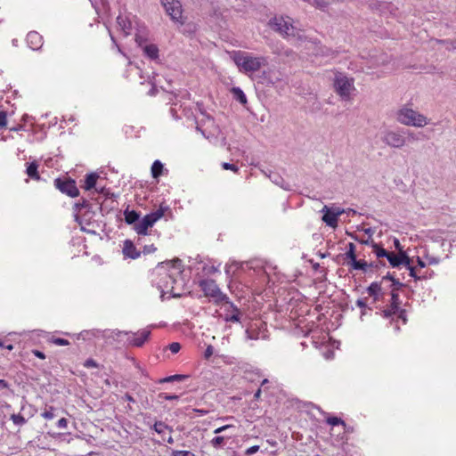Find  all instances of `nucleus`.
<instances>
[{
    "instance_id": "nucleus-1",
    "label": "nucleus",
    "mask_w": 456,
    "mask_h": 456,
    "mask_svg": "<svg viewBox=\"0 0 456 456\" xmlns=\"http://www.w3.org/2000/svg\"><path fill=\"white\" fill-rule=\"evenodd\" d=\"M183 271L182 260L179 258L158 264L156 272L160 276L158 288L161 292V297L164 293H169L172 297H182L181 289L183 287V281L181 275Z\"/></svg>"
},
{
    "instance_id": "nucleus-2",
    "label": "nucleus",
    "mask_w": 456,
    "mask_h": 456,
    "mask_svg": "<svg viewBox=\"0 0 456 456\" xmlns=\"http://www.w3.org/2000/svg\"><path fill=\"white\" fill-rule=\"evenodd\" d=\"M401 303L399 292L391 290L389 303L384 307L376 306L379 310L376 314L386 320H389L390 323H395V331L400 330L399 320L402 321L403 324L407 322V312L401 307Z\"/></svg>"
},
{
    "instance_id": "nucleus-3",
    "label": "nucleus",
    "mask_w": 456,
    "mask_h": 456,
    "mask_svg": "<svg viewBox=\"0 0 456 456\" xmlns=\"http://www.w3.org/2000/svg\"><path fill=\"white\" fill-rule=\"evenodd\" d=\"M232 59L234 63L245 72L257 71L262 66L268 63L267 58L265 56H252L241 51H233Z\"/></svg>"
},
{
    "instance_id": "nucleus-4",
    "label": "nucleus",
    "mask_w": 456,
    "mask_h": 456,
    "mask_svg": "<svg viewBox=\"0 0 456 456\" xmlns=\"http://www.w3.org/2000/svg\"><path fill=\"white\" fill-rule=\"evenodd\" d=\"M396 120L402 125L415 127H423L428 124L426 116L406 106L397 110Z\"/></svg>"
},
{
    "instance_id": "nucleus-5",
    "label": "nucleus",
    "mask_w": 456,
    "mask_h": 456,
    "mask_svg": "<svg viewBox=\"0 0 456 456\" xmlns=\"http://www.w3.org/2000/svg\"><path fill=\"white\" fill-rule=\"evenodd\" d=\"M199 286L203 291L205 297H211L216 305H219L223 302H228L227 295L221 291L214 280H201L199 282Z\"/></svg>"
},
{
    "instance_id": "nucleus-6",
    "label": "nucleus",
    "mask_w": 456,
    "mask_h": 456,
    "mask_svg": "<svg viewBox=\"0 0 456 456\" xmlns=\"http://www.w3.org/2000/svg\"><path fill=\"white\" fill-rule=\"evenodd\" d=\"M167 209V207L163 208L160 206L158 210L145 215L142 220L138 221V223L134 224V230L138 235H147L148 229L152 227L155 223L164 216Z\"/></svg>"
},
{
    "instance_id": "nucleus-7",
    "label": "nucleus",
    "mask_w": 456,
    "mask_h": 456,
    "mask_svg": "<svg viewBox=\"0 0 456 456\" xmlns=\"http://www.w3.org/2000/svg\"><path fill=\"white\" fill-rule=\"evenodd\" d=\"M270 28L281 35L284 38H297L303 40V37L295 32V28L291 23L285 20L282 17H274L269 20Z\"/></svg>"
},
{
    "instance_id": "nucleus-8",
    "label": "nucleus",
    "mask_w": 456,
    "mask_h": 456,
    "mask_svg": "<svg viewBox=\"0 0 456 456\" xmlns=\"http://www.w3.org/2000/svg\"><path fill=\"white\" fill-rule=\"evenodd\" d=\"M381 141L387 146L395 149H401L407 143V139L403 135V129L390 130L382 132Z\"/></svg>"
},
{
    "instance_id": "nucleus-9",
    "label": "nucleus",
    "mask_w": 456,
    "mask_h": 456,
    "mask_svg": "<svg viewBox=\"0 0 456 456\" xmlns=\"http://www.w3.org/2000/svg\"><path fill=\"white\" fill-rule=\"evenodd\" d=\"M334 88L336 93L344 100L350 98V92L354 88L353 79H349L346 76L339 73L334 78Z\"/></svg>"
},
{
    "instance_id": "nucleus-10",
    "label": "nucleus",
    "mask_w": 456,
    "mask_h": 456,
    "mask_svg": "<svg viewBox=\"0 0 456 456\" xmlns=\"http://www.w3.org/2000/svg\"><path fill=\"white\" fill-rule=\"evenodd\" d=\"M53 183L61 193L69 197L76 198L79 195L76 181L70 177H58L54 179Z\"/></svg>"
},
{
    "instance_id": "nucleus-11",
    "label": "nucleus",
    "mask_w": 456,
    "mask_h": 456,
    "mask_svg": "<svg viewBox=\"0 0 456 456\" xmlns=\"http://www.w3.org/2000/svg\"><path fill=\"white\" fill-rule=\"evenodd\" d=\"M92 208V204L86 199H82L78 202L75 203L73 209L76 212V221L79 224H82L83 220H90L94 214Z\"/></svg>"
},
{
    "instance_id": "nucleus-12",
    "label": "nucleus",
    "mask_w": 456,
    "mask_h": 456,
    "mask_svg": "<svg viewBox=\"0 0 456 456\" xmlns=\"http://www.w3.org/2000/svg\"><path fill=\"white\" fill-rule=\"evenodd\" d=\"M258 78V83L265 86H276L282 81V74L276 69H268L264 70Z\"/></svg>"
},
{
    "instance_id": "nucleus-13",
    "label": "nucleus",
    "mask_w": 456,
    "mask_h": 456,
    "mask_svg": "<svg viewBox=\"0 0 456 456\" xmlns=\"http://www.w3.org/2000/svg\"><path fill=\"white\" fill-rule=\"evenodd\" d=\"M323 213L322 221L330 227L335 228L338 226V216L344 213L343 209L339 208H330L324 206L322 209Z\"/></svg>"
},
{
    "instance_id": "nucleus-14",
    "label": "nucleus",
    "mask_w": 456,
    "mask_h": 456,
    "mask_svg": "<svg viewBox=\"0 0 456 456\" xmlns=\"http://www.w3.org/2000/svg\"><path fill=\"white\" fill-rule=\"evenodd\" d=\"M161 4L164 6L167 13L173 20L178 21L182 19L183 8L178 0H160Z\"/></svg>"
},
{
    "instance_id": "nucleus-15",
    "label": "nucleus",
    "mask_w": 456,
    "mask_h": 456,
    "mask_svg": "<svg viewBox=\"0 0 456 456\" xmlns=\"http://www.w3.org/2000/svg\"><path fill=\"white\" fill-rule=\"evenodd\" d=\"M125 335L129 345L141 347L149 338L151 331L149 330H142L138 332H125Z\"/></svg>"
},
{
    "instance_id": "nucleus-16",
    "label": "nucleus",
    "mask_w": 456,
    "mask_h": 456,
    "mask_svg": "<svg viewBox=\"0 0 456 456\" xmlns=\"http://www.w3.org/2000/svg\"><path fill=\"white\" fill-rule=\"evenodd\" d=\"M224 314L222 315L225 322H240L241 313L240 310L228 298V302H224Z\"/></svg>"
},
{
    "instance_id": "nucleus-17",
    "label": "nucleus",
    "mask_w": 456,
    "mask_h": 456,
    "mask_svg": "<svg viewBox=\"0 0 456 456\" xmlns=\"http://www.w3.org/2000/svg\"><path fill=\"white\" fill-rule=\"evenodd\" d=\"M367 293L372 297L373 303L384 300L386 291L382 288V282L373 281L366 289Z\"/></svg>"
},
{
    "instance_id": "nucleus-18",
    "label": "nucleus",
    "mask_w": 456,
    "mask_h": 456,
    "mask_svg": "<svg viewBox=\"0 0 456 456\" xmlns=\"http://www.w3.org/2000/svg\"><path fill=\"white\" fill-rule=\"evenodd\" d=\"M386 258L392 267H398L401 265H409V262H411L409 256L404 251H400L398 255L394 252H389Z\"/></svg>"
},
{
    "instance_id": "nucleus-19",
    "label": "nucleus",
    "mask_w": 456,
    "mask_h": 456,
    "mask_svg": "<svg viewBox=\"0 0 456 456\" xmlns=\"http://www.w3.org/2000/svg\"><path fill=\"white\" fill-rule=\"evenodd\" d=\"M370 7L372 10L379 11L381 15H386L387 13H389L391 15H395V12L397 10L395 7V5L392 4L391 3L379 2V1L371 2L370 4Z\"/></svg>"
},
{
    "instance_id": "nucleus-20",
    "label": "nucleus",
    "mask_w": 456,
    "mask_h": 456,
    "mask_svg": "<svg viewBox=\"0 0 456 456\" xmlns=\"http://www.w3.org/2000/svg\"><path fill=\"white\" fill-rule=\"evenodd\" d=\"M28 47L34 51L39 50L43 45V37L37 31H30L26 38Z\"/></svg>"
},
{
    "instance_id": "nucleus-21",
    "label": "nucleus",
    "mask_w": 456,
    "mask_h": 456,
    "mask_svg": "<svg viewBox=\"0 0 456 456\" xmlns=\"http://www.w3.org/2000/svg\"><path fill=\"white\" fill-rule=\"evenodd\" d=\"M122 252L125 258L136 259L141 256V251L136 248L134 242L130 240L124 241Z\"/></svg>"
},
{
    "instance_id": "nucleus-22",
    "label": "nucleus",
    "mask_w": 456,
    "mask_h": 456,
    "mask_svg": "<svg viewBox=\"0 0 456 456\" xmlns=\"http://www.w3.org/2000/svg\"><path fill=\"white\" fill-rule=\"evenodd\" d=\"M142 51L143 55L151 61H156L159 59V50L158 45L155 44L148 43L147 45H143Z\"/></svg>"
},
{
    "instance_id": "nucleus-23",
    "label": "nucleus",
    "mask_w": 456,
    "mask_h": 456,
    "mask_svg": "<svg viewBox=\"0 0 456 456\" xmlns=\"http://www.w3.org/2000/svg\"><path fill=\"white\" fill-rule=\"evenodd\" d=\"M117 23L125 36H128L131 33L132 23L126 17L119 14L117 17Z\"/></svg>"
},
{
    "instance_id": "nucleus-24",
    "label": "nucleus",
    "mask_w": 456,
    "mask_h": 456,
    "mask_svg": "<svg viewBox=\"0 0 456 456\" xmlns=\"http://www.w3.org/2000/svg\"><path fill=\"white\" fill-rule=\"evenodd\" d=\"M346 265L350 266L353 270H361L364 273H369V263L364 260H357L356 257L347 261Z\"/></svg>"
},
{
    "instance_id": "nucleus-25",
    "label": "nucleus",
    "mask_w": 456,
    "mask_h": 456,
    "mask_svg": "<svg viewBox=\"0 0 456 456\" xmlns=\"http://www.w3.org/2000/svg\"><path fill=\"white\" fill-rule=\"evenodd\" d=\"M38 163L35 160L30 163H27L26 174L33 180L39 181L40 175L38 173Z\"/></svg>"
},
{
    "instance_id": "nucleus-26",
    "label": "nucleus",
    "mask_w": 456,
    "mask_h": 456,
    "mask_svg": "<svg viewBox=\"0 0 456 456\" xmlns=\"http://www.w3.org/2000/svg\"><path fill=\"white\" fill-rule=\"evenodd\" d=\"M362 243L370 245L373 249V253H375L378 258L387 257L389 253L382 246L377 244L374 241L369 242V240H362Z\"/></svg>"
},
{
    "instance_id": "nucleus-27",
    "label": "nucleus",
    "mask_w": 456,
    "mask_h": 456,
    "mask_svg": "<svg viewBox=\"0 0 456 456\" xmlns=\"http://www.w3.org/2000/svg\"><path fill=\"white\" fill-rule=\"evenodd\" d=\"M124 216H125V222L127 224H133L134 226L135 224L138 223L139 218H140V214L137 211L129 210L128 208L124 211Z\"/></svg>"
},
{
    "instance_id": "nucleus-28",
    "label": "nucleus",
    "mask_w": 456,
    "mask_h": 456,
    "mask_svg": "<svg viewBox=\"0 0 456 456\" xmlns=\"http://www.w3.org/2000/svg\"><path fill=\"white\" fill-rule=\"evenodd\" d=\"M99 178V175L97 173H90L86 175L84 189L86 191H90L91 189L96 186L97 180Z\"/></svg>"
},
{
    "instance_id": "nucleus-29",
    "label": "nucleus",
    "mask_w": 456,
    "mask_h": 456,
    "mask_svg": "<svg viewBox=\"0 0 456 456\" xmlns=\"http://www.w3.org/2000/svg\"><path fill=\"white\" fill-rule=\"evenodd\" d=\"M231 93H232V97H233L234 100H236L237 102H239L242 105H246L247 104V102H248L247 96H246V94H244V92L242 91L241 88H240L238 86H233L231 89Z\"/></svg>"
},
{
    "instance_id": "nucleus-30",
    "label": "nucleus",
    "mask_w": 456,
    "mask_h": 456,
    "mask_svg": "<svg viewBox=\"0 0 456 456\" xmlns=\"http://www.w3.org/2000/svg\"><path fill=\"white\" fill-rule=\"evenodd\" d=\"M403 135L406 137L407 142L427 139V136L422 132L415 133L413 131L405 129H403Z\"/></svg>"
},
{
    "instance_id": "nucleus-31",
    "label": "nucleus",
    "mask_w": 456,
    "mask_h": 456,
    "mask_svg": "<svg viewBox=\"0 0 456 456\" xmlns=\"http://www.w3.org/2000/svg\"><path fill=\"white\" fill-rule=\"evenodd\" d=\"M188 378H189V375L175 374V375L167 376V377L159 379L158 383L163 384V383H170V382H175V381L180 382V381H183V380L187 379Z\"/></svg>"
},
{
    "instance_id": "nucleus-32",
    "label": "nucleus",
    "mask_w": 456,
    "mask_h": 456,
    "mask_svg": "<svg viewBox=\"0 0 456 456\" xmlns=\"http://www.w3.org/2000/svg\"><path fill=\"white\" fill-rule=\"evenodd\" d=\"M269 178L273 183L281 186L284 190H289V184L284 181V179L277 173L271 172L269 175Z\"/></svg>"
},
{
    "instance_id": "nucleus-33",
    "label": "nucleus",
    "mask_w": 456,
    "mask_h": 456,
    "mask_svg": "<svg viewBox=\"0 0 456 456\" xmlns=\"http://www.w3.org/2000/svg\"><path fill=\"white\" fill-rule=\"evenodd\" d=\"M164 166L160 160H155L151 166V175L153 178H158L162 175Z\"/></svg>"
},
{
    "instance_id": "nucleus-34",
    "label": "nucleus",
    "mask_w": 456,
    "mask_h": 456,
    "mask_svg": "<svg viewBox=\"0 0 456 456\" xmlns=\"http://www.w3.org/2000/svg\"><path fill=\"white\" fill-rule=\"evenodd\" d=\"M152 429L158 434L161 435L165 432V430L173 431L172 428L167 425L165 422L161 420H157L152 426Z\"/></svg>"
},
{
    "instance_id": "nucleus-35",
    "label": "nucleus",
    "mask_w": 456,
    "mask_h": 456,
    "mask_svg": "<svg viewBox=\"0 0 456 456\" xmlns=\"http://www.w3.org/2000/svg\"><path fill=\"white\" fill-rule=\"evenodd\" d=\"M309 3L312 6L323 12L326 11L330 5L327 0H311Z\"/></svg>"
},
{
    "instance_id": "nucleus-36",
    "label": "nucleus",
    "mask_w": 456,
    "mask_h": 456,
    "mask_svg": "<svg viewBox=\"0 0 456 456\" xmlns=\"http://www.w3.org/2000/svg\"><path fill=\"white\" fill-rule=\"evenodd\" d=\"M316 54L328 57L336 55V53L329 47L319 45L317 46Z\"/></svg>"
},
{
    "instance_id": "nucleus-37",
    "label": "nucleus",
    "mask_w": 456,
    "mask_h": 456,
    "mask_svg": "<svg viewBox=\"0 0 456 456\" xmlns=\"http://www.w3.org/2000/svg\"><path fill=\"white\" fill-rule=\"evenodd\" d=\"M347 250L345 253V259L351 261L352 259L356 257L355 255V245L353 242H349L346 246Z\"/></svg>"
},
{
    "instance_id": "nucleus-38",
    "label": "nucleus",
    "mask_w": 456,
    "mask_h": 456,
    "mask_svg": "<svg viewBox=\"0 0 456 456\" xmlns=\"http://www.w3.org/2000/svg\"><path fill=\"white\" fill-rule=\"evenodd\" d=\"M437 44L444 45L448 51L456 50V39L449 40V39H437Z\"/></svg>"
},
{
    "instance_id": "nucleus-39",
    "label": "nucleus",
    "mask_w": 456,
    "mask_h": 456,
    "mask_svg": "<svg viewBox=\"0 0 456 456\" xmlns=\"http://www.w3.org/2000/svg\"><path fill=\"white\" fill-rule=\"evenodd\" d=\"M326 422L330 426L342 425L345 428L346 427V422L342 419L335 417V416L328 417L326 419Z\"/></svg>"
},
{
    "instance_id": "nucleus-40",
    "label": "nucleus",
    "mask_w": 456,
    "mask_h": 456,
    "mask_svg": "<svg viewBox=\"0 0 456 456\" xmlns=\"http://www.w3.org/2000/svg\"><path fill=\"white\" fill-rule=\"evenodd\" d=\"M11 419L16 426H23L27 422V419L20 413L12 414Z\"/></svg>"
},
{
    "instance_id": "nucleus-41",
    "label": "nucleus",
    "mask_w": 456,
    "mask_h": 456,
    "mask_svg": "<svg viewBox=\"0 0 456 456\" xmlns=\"http://www.w3.org/2000/svg\"><path fill=\"white\" fill-rule=\"evenodd\" d=\"M224 436H215L211 441H210V444L211 445L216 448V449H219L221 447H223L224 445Z\"/></svg>"
},
{
    "instance_id": "nucleus-42",
    "label": "nucleus",
    "mask_w": 456,
    "mask_h": 456,
    "mask_svg": "<svg viewBox=\"0 0 456 456\" xmlns=\"http://www.w3.org/2000/svg\"><path fill=\"white\" fill-rule=\"evenodd\" d=\"M386 263L382 260H378L375 262L369 263V272H373L374 270H378L381 267H385Z\"/></svg>"
},
{
    "instance_id": "nucleus-43",
    "label": "nucleus",
    "mask_w": 456,
    "mask_h": 456,
    "mask_svg": "<svg viewBox=\"0 0 456 456\" xmlns=\"http://www.w3.org/2000/svg\"><path fill=\"white\" fill-rule=\"evenodd\" d=\"M134 40L138 47H140L141 49L143 47V45L149 43L147 37L141 34H136Z\"/></svg>"
},
{
    "instance_id": "nucleus-44",
    "label": "nucleus",
    "mask_w": 456,
    "mask_h": 456,
    "mask_svg": "<svg viewBox=\"0 0 456 456\" xmlns=\"http://www.w3.org/2000/svg\"><path fill=\"white\" fill-rule=\"evenodd\" d=\"M53 411L54 407L50 406L49 408L45 409L44 412L41 413V416L45 419H52L55 417Z\"/></svg>"
},
{
    "instance_id": "nucleus-45",
    "label": "nucleus",
    "mask_w": 456,
    "mask_h": 456,
    "mask_svg": "<svg viewBox=\"0 0 456 456\" xmlns=\"http://www.w3.org/2000/svg\"><path fill=\"white\" fill-rule=\"evenodd\" d=\"M171 456H196V454L191 451L173 450Z\"/></svg>"
},
{
    "instance_id": "nucleus-46",
    "label": "nucleus",
    "mask_w": 456,
    "mask_h": 456,
    "mask_svg": "<svg viewBox=\"0 0 456 456\" xmlns=\"http://www.w3.org/2000/svg\"><path fill=\"white\" fill-rule=\"evenodd\" d=\"M158 397L159 399H164V400H168V401H174V400H178L179 399V395H169L167 393H164V392H161L158 395Z\"/></svg>"
},
{
    "instance_id": "nucleus-47",
    "label": "nucleus",
    "mask_w": 456,
    "mask_h": 456,
    "mask_svg": "<svg viewBox=\"0 0 456 456\" xmlns=\"http://www.w3.org/2000/svg\"><path fill=\"white\" fill-rule=\"evenodd\" d=\"M50 342H52L53 344L54 345H57V346H68L69 345V342L65 339V338H51Z\"/></svg>"
},
{
    "instance_id": "nucleus-48",
    "label": "nucleus",
    "mask_w": 456,
    "mask_h": 456,
    "mask_svg": "<svg viewBox=\"0 0 456 456\" xmlns=\"http://www.w3.org/2000/svg\"><path fill=\"white\" fill-rule=\"evenodd\" d=\"M403 287L404 284L396 278L393 280L392 284L390 285L391 290H395L397 292H399V290Z\"/></svg>"
},
{
    "instance_id": "nucleus-49",
    "label": "nucleus",
    "mask_w": 456,
    "mask_h": 456,
    "mask_svg": "<svg viewBox=\"0 0 456 456\" xmlns=\"http://www.w3.org/2000/svg\"><path fill=\"white\" fill-rule=\"evenodd\" d=\"M246 337L248 339L256 340V339H258V332L253 329H247L246 330Z\"/></svg>"
},
{
    "instance_id": "nucleus-50",
    "label": "nucleus",
    "mask_w": 456,
    "mask_h": 456,
    "mask_svg": "<svg viewBox=\"0 0 456 456\" xmlns=\"http://www.w3.org/2000/svg\"><path fill=\"white\" fill-rule=\"evenodd\" d=\"M222 167L225 170H232L233 172H238L239 170V167L236 165L228 162H224Z\"/></svg>"
},
{
    "instance_id": "nucleus-51",
    "label": "nucleus",
    "mask_w": 456,
    "mask_h": 456,
    "mask_svg": "<svg viewBox=\"0 0 456 456\" xmlns=\"http://www.w3.org/2000/svg\"><path fill=\"white\" fill-rule=\"evenodd\" d=\"M168 348L173 354H176L180 351L181 345L178 342H173L168 345Z\"/></svg>"
},
{
    "instance_id": "nucleus-52",
    "label": "nucleus",
    "mask_w": 456,
    "mask_h": 456,
    "mask_svg": "<svg viewBox=\"0 0 456 456\" xmlns=\"http://www.w3.org/2000/svg\"><path fill=\"white\" fill-rule=\"evenodd\" d=\"M356 305L362 308V315L364 314V310L367 308L366 298H359L356 300Z\"/></svg>"
},
{
    "instance_id": "nucleus-53",
    "label": "nucleus",
    "mask_w": 456,
    "mask_h": 456,
    "mask_svg": "<svg viewBox=\"0 0 456 456\" xmlns=\"http://www.w3.org/2000/svg\"><path fill=\"white\" fill-rule=\"evenodd\" d=\"M156 250H157V248L153 244L145 245L143 247L142 253L144 255H147V254L154 253Z\"/></svg>"
},
{
    "instance_id": "nucleus-54",
    "label": "nucleus",
    "mask_w": 456,
    "mask_h": 456,
    "mask_svg": "<svg viewBox=\"0 0 456 456\" xmlns=\"http://www.w3.org/2000/svg\"><path fill=\"white\" fill-rule=\"evenodd\" d=\"M259 450V446L258 445H253V446H250L249 448H248L245 452V455H252L256 452H257Z\"/></svg>"
},
{
    "instance_id": "nucleus-55",
    "label": "nucleus",
    "mask_w": 456,
    "mask_h": 456,
    "mask_svg": "<svg viewBox=\"0 0 456 456\" xmlns=\"http://www.w3.org/2000/svg\"><path fill=\"white\" fill-rule=\"evenodd\" d=\"M7 118H6V112L5 111H0V128L6 126Z\"/></svg>"
},
{
    "instance_id": "nucleus-56",
    "label": "nucleus",
    "mask_w": 456,
    "mask_h": 456,
    "mask_svg": "<svg viewBox=\"0 0 456 456\" xmlns=\"http://www.w3.org/2000/svg\"><path fill=\"white\" fill-rule=\"evenodd\" d=\"M56 426L59 428H66L68 427V420L67 419L65 418H61L60 419L57 423H56Z\"/></svg>"
},
{
    "instance_id": "nucleus-57",
    "label": "nucleus",
    "mask_w": 456,
    "mask_h": 456,
    "mask_svg": "<svg viewBox=\"0 0 456 456\" xmlns=\"http://www.w3.org/2000/svg\"><path fill=\"white\" fill-rule=\"evenodd\" d=\"M214 353V347L209 345L208 346V347L206 348L205 352H204V356L206 359L209 358Z\"/></svg>"
},
{
    "instance_id": "nucleus-58",
    "label": "nucleus",
    "mask_w": 456,
    "mask_h": 456,
    "mask_svg": "<svg viewBox=\"0 0 456 456\" xmlns=\"http://www.w3.org/2000/svg\"><path fill=\"white\" fill-rule=\"evenodd\" d=\"M31 353L37 358L45 359V354L40 350L33 349Z\"/></svg>"
},
{
    "instance_id": "nucleus-59",
    "label": "nucleus",
    "mask_w": 456,
    "mask_h": 456,
    "mask_svg": "<svg viewBox=\"0 0 456 456\" xmlns=\"http://www.w3.org/2000/svg\"><path fill=\"white\" fill-rule=\"evenodd\" d=\"M233 428L232 425H224V426H222L220 428H217L216 429H215L214 433L215 434H219V433H222L225 430H227L228 428Z\"/></svg>"
},
{
    "instance_id": "nucleus-60",
    "label": "nucleus",
    "mask_w": 456,
    "mask_h": 456,
    "mask_svg": "<svg viewBox=\"0 0 456 456\" xmlns=\"http://www.w3.org/2000/svg\"><path fill=\"white\" fill-rule=\"evenodd\" d=\"M409 271H410V275L414 278V279H419L417 274H416V271H415V268L413 266L411 265V264L409 263V265H405Z\"/></svg>"
},
{
    "instance_id": "nucleus-61",
    "label": "nucleus",
    "mask_w": 456,
    "mask_h": 456,
    "mask_svg": "<svg viewBox=\"0 0 456 456\" xmlns=\"http://www.w3.org/2000/svg\"><path fill=\"white\" fill-rule=\"evenodd\" d=\"M395 276L391 273H387L385 276L382 277L381 281L379 282H384L385 281H391L395 280Z\"/></svg>"
},
{
    "instance_id": "nucleus-62",
    "label": "nucleus",
    "mask_w": 456,
    "mask_h": 456,
    "mask_svg": "<svg viewBox=\"0 0 456 456\" xmlns=\"http://www.w3.org/2000/svg\"><path fill=\"white\" fill-rule=\"evenodd\" d=\"M84 365L86 367H87V368H89V367H96L97 366L95 361L93 360V359H87Z\"/></svg>"
},
{
    "instance_id": "nucleus-63",
    "label": "nucleus",
    "mask_w": 456,
    "mask_h": 456,
    "mask_svg": "<svg viewBox=\"0 0 456 456\" xmlns=\"http://www.w3.org/2000/svg\"><path fill=\"white\" fill-rule=\"evenodd\" d=\"M122 400H124V401H127V402H129V403H134V402H135V400L134 399V397H133L130 394H128V393H126V394L124 395V396H122Z\"/></svg>"
},
{
    "instance_id": "nucleus-64",
    "label": "nucleus",
    "mask_w": 456,
    "mask_h": 456,
    "mask_svg": "<svg viewBox=\"0 0 456 456\" xmlns=\"http://www.w3.org/2000/svg\"><path fill=\"white\" fill-rule=\"evenodd\" d=\"M151 86H151V88L150 89V91H149V93H148V94H149V95H151V96H154V95H156V94H157V93H158V89H157V87H156V86H155V84H154L153 82H151Z\"/></svg>"
}]
</instances>
